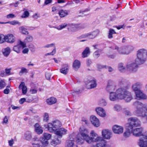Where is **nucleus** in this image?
Returning a JSON list of instances; mask_svg holds the SVG:
<instances>
[{
    "instance_id": "obj_1",
    "label": "nucleus",
    "mask_w": 147,
    "mask_h": 147,
    "mask_svg": "<svg viewBox=\"0 0 147 147\" xmlns=\"http://www.w3.org/2000/svg\"><path fill=\"white\" fill-rule=\"evenodd\" d=\"M129 98V86L128 85L124 86L117 89L116 92H110L109 98L112 101L119 99H124L128 102Z\"/></svg>"
},
{
    "instance_id": "obj_2",
    "label": "nucleus",
    "mask_w": 147,
    "mask_h": 147,
    "mask_svg": "<svg viewBox=\"0 0 147 147\" xmlns=\"http://www.w3.org/2000/svg\"><path fill=\"white\" fill-rule=\"evenodd\" d=\"M147 59V50L141 49L137 52V57L135 60V63L129 65V70L133 72H136L138 67V65L144 63Z\"/></svg>"
},
{
    "instance_id": "obj_3",
    "label": "nucleus",
    "mask_w": 147,
    "mask_h": 147,
    "mask_svg": "<svg viewBox=\"0 0 147 147\" xmlns=\"http://www.w3.org/2000/svg\"><path fill=\"white\" fill-rule=\"evenodd\" d=\"M134 105L136 109L135 112L137 115L139 116L146 117L147 120V104L136 101L134 103Z\"/></svg>"
},
{
    "instance_id": "obj_4",
    "label": "nucleus",
    "mask_w": 147,
    "mask_h": 147,
    "mask_svg": "<svg viewBox=\"0 0 147 147\" xmlns=\"http://www.w3.org/2000/svg\"><path fill=\"white\" fill-rule=\"evenodd\" d=\"M89 131L84 126L81 127L79 132L76 137V142L78 144H82L84 140H86L89 137Z\"/></svg>"
},
{
    "instance_id": "obj_5",
    "label": "nucleus",
    "mask_w": 147,
    "mask_h": 147,
    "mask_svg": "<svg viewBox=\"0 0 147 147\" xmlns=\"http://www.w3.org/2000/svg\"><path fill=\"white\" fill-rule=\"evenodd\" d=\"M90 134L92 137H90L89 136V138H87L86 140V141L88 143H90L94 142H99L98 143H102V141L104 140L102 137L98 136L93 130L91 131Z\"/></svg>"
},
{
    "instance_id": "obj_6",
    "label": "nucleus",
    "mask_w": 147,
    "mask_h": 147,
    "mask_svg": "<svg viewBox=\"0 0 147 147\" xmlns=\"http://www.w3.org/2000/svg\"><path fill=\"white\" fill-rule=\"evenodd\" d=\"M61 122L58 120H56L52 122V123H49L47 127L48 130L51 132H53L55 130L61 127Z\"/></svg>"
},
{
    "instance_id": "obj_7",
    "label": "nucleus",
    "mask_w": 147,
    "mask_h": 147,
    "mask_svg": "<svg viewBox=\"0 0 147 147\" xmlns=\"http://www.w3.org/2000/svg\"><path fill=\"white\" fill-rule=\"evenodd\" d=\"M100 33L99 30L96 29L93 31L82 35L79 37L80 39L88 38L89 39H94Z\"/></svg>"
},
{
    "instance_id": "obj_8",
    "label": "nucleus",
    "mask_w": 147,
    "mask_h": 147,
    "mask_svg": "<svg viewBox=\"0 0 147 147\" xmlns=\"http://www.w3.org/2000/svg\"><path fill=\"white\" fill-rule=\"evenodd\" d=\"M86 26L85 25H80L73 24H68V29L70 31L75 32L80 29H83L85 28Z\"/></svg>"
},
{
    "instance_id": "obj_9",
    "label": "nucleus",
    "mask_w": 147,
    "mask_h": 147,
    "mask_svg": "<svg viewBox=\"0 0 147 147\" xmlns=\"http://www.w3.org/2000/svg\"><path fill=\"white\" fill-rule=\"evenodd\" d=\"M85 83L88 89H92L96 88L97 86L96 80L95 78L86 79Z\"/></svg>"
},
{
    "instance_id": "obj_10",
    "label": "nucleus",
    "mask_w": 147,
    "mask_h": 147,
    "mask_svg": "<svg viewBox=\"0 0 147 147\" xmlns=\"http://www.w3.org/2000/svg\"><path fill=\"white\" fill-rule=\"evenodd\" d=\"M140 121L137 118H129V127L132 129L134 127H137L140 125Z\"/></svg>"
},
{
    "instance_id": "obj_11",
    "label": "nucleus",
    "mask_w": 147,
    "mask_h": 147,
    "mask_svg": "<svg viewBox=\"0 0 147 147\" xmlns=\"http://www.w3.org/2000/svg\"><path fill=\"white\" fill-rule=\"evenodd\" d=\"M67 130L63 128H61L56 129L54 131L55 134L58 137L61 139L63 135H65L67 134Z\"/></svg>"
},
{
    "instance_id": "obj_12",
    "label": "nucleus",
    "mask_w": 147,
    "mask_h": 147,
    "mask_svg": "<svg viewBox=\"0 0 147 147\" xmlns=\"http://www.w3.org/2000/svg\"><path fill=\"white\" fill-rule=\"evenodd\" d=\"M143 128L142 127L137 128L132 130L133 135L136 137L142 136L141 138H143L144 136L146 135H143Z\"/></svg>"
},
{
    "instance_id": "obj_13",
    "label": "nucleus",
    "mask_w": 147,
    "mask_h": 147,
    "mask_svg": "<svg viewBox=\"0 0 147 147\" xmlns=\"http://www.w3.org/2000/svg\"><path fill=\"white\" fill-rule=\"evenodd\" d=\"M138 144L140 147H147V136H144L143 138H140Z\"/></svg>"
},
{
    "instance_id": "obj_14",
    "label": "nucleus",
    "mask_w": 147,
    "mask_h": 147,
    "mask_svg": "<svg viewBox=\"0 0 147 147\" xmlns=\"http://www.w3.org/2000/svg\"><path fill=\"white\" fill-rule=\"evenodd\" d=\"M115 49L117 50L118 51L120 54L123 55L128 54V46H124L120 48H119L117 46H116Z\"/></svg>"
},
{
    "instance_id": "obj_15",
    "label": "nucleus",
    "mask_w": 147,
    "mask_h": 147,
    "mask_svg": "<svg viewBox=\"0 0 147 147\" xmlns=\"http://www.w3.org/2000/svg\"><path fill=\"white\" fill-rule=\"evenodd\" d=\"M102 134L103 137L105 139L107 140H109L111 137L112 133L108 129H105L102 130Z\"/></svg>"
},
{
    "instance_id": "obj_16",
    "label": "nucleus",
    "mask_w": 147,
    "mask_h": 147,
    "mask_svg": "<svg viewBox=\"0 0 147 147\" xmlns=\"http://www.w3.org/2000/svg\"><path fill=\"white\" fill-rule=\"evenodd\" d=\"M95 111L97 114L100 117H104L106 116L105 111L103 108L100 107H97L96 108Z\"/></svg>"
},
{
    "instance_id": "obj_17",
    "label": "nucleus",
    "mask_w": 147,
    "mask_h": 147,
    "mask_svg": "<svg viewBox=\"0 0 147 147\" xmlns=\"http://www.w3.org/2000/svg\"><path fill=\"white\" fill-rule=\"evenodd\" d=\"M135 93L137 98L139 99H145L147 98L146 95L140 90L136 92Z\"/></svg>"
},
{
    "instance_id": "obj_18",
    "label": "nucleus",
    "mask_w": 147,
    "mask_h": 147,
    "mask_svg": "<svg viewBox=\"0 0 147 147\" xmlns=\"http://www.w3.org/2000/svg\"><path fill=\"white\" fill-rule=\"evenodd\" d=\"M90 121L92 124L95 127H98L100 125L99 120L95 116L90 117Z\"/></svg>"
},
{
    "instance_id": "obj_19",
    "label": "nucleus",
    "mask_w": 147,
    "mask_h": 147,
    "mask_svg": "<svg viewBox=\"0 0 147 147\" xmlns=\"http://www.w3.org/2000/svg\"><path fill=\"white\" fill-rule=\"evenodd\" d=\"M115 89V85L114 83L112 81H109L106 87V90L109 92L114 91Z\"/></svg>"
},
{
    "instance_id": "obj_20",
    "label": "nucleus",
    "mask_w": 147,
    "mask_h": 147,
    "mask_svg": "<svg viewBox=\"0 0 147 147\" xmlns=\"http://www.w3.org/2000/svg\"><path fill=\"white\" fill-rule=\"evenodd\" d=\"M113 130L115 134H120L123 133V128L122 126L115 125L113 126Z\"/></svg>"
},
{
    "instance_id": "obj_21",
    "label": "nucleus",
    "mask_w": 147,
    "mask_h": 147,
    "mask_svg": "<svg viewBox=\"0 0 147 147\" xmlns=\"http://www.w3.org/2000/svg\"><path fill=\"white\" fill-rule=\"evenodd\" d=\"M16 40L15 37L12 34L6 35V42L9 43H13Z\"/></svg>"
},
{
    "instance_id": "obj_22",
    "label": "nucleus",
    "mask_w": 147,
    "mask_h": 147,
    "mask_svg": "<svg viewBox=\"0 0 147 147\" xmlns=\"http://www.w3.org/2000/svg\"><path fill=\"white\" fill-rule=\"evenodd\" d=\"M75 141V137L72 135L70 136L69 139L67 140L66 147H73Z\"/></svg>"
},
{
    "instance_id": "obj_23",
    "label": "nucleus",
    "mask_w": 147,
    "mask_h": 147,
    "mask_svg": "<svg viewBox=\"0 0 147 147\" xmlns=\"http://www.w3.org/2000/svg\"><path fill=\"white\" fill-rule=\"evenodd\" d=\"M61 142V139L58 137L57 136H55L54 139L52 140L51 144L54 146L60 144Z\"/></svg>"
},
{
    "instance_id": "obj_24",
    "label": "nucleus",
    "mask_w": 147,
    "mask_h": 147,
    "mask_svg": "<svg viewBox=\"0 0 147 147\" xmlns=\"http://www.w3.org/2000/svg\"><path fill=\"white\" fill-rule=\"evenodd\" d=\"M81 65V63L78 60H75L73 62V68L75 71H77L80 68Z\"/></svg>"
},
{
    "instance_id": "obj_25",
    "label": "nucleus",
    "mask_w": 147,
    "mask_h": 147,
    "mask_svg": "<svg viewBox=\"0 0 147 147\" xmlns=\"http://www.w3.org/2000/svg\"><path fill=\"white\" fill-rule=\"evenodd\" d=\"M35 131L38 134H42L43 131L42 128L40 126L39 124L36 123L34 125Z\"/></svg>"
},
{
    "instance_id": "obj_26",
    "label": "nucleus",
    "mask_w": 147,
    "mask_h": 147,
    "mask_svg": "<svg viewBox=\"0 0 147 147\" xmlns=\"http://www.w3.org/2000/svg\"><path fill=\"white\" fill-rule=\"evenodd\" d=\"M68 70V65L67 64H65L63 65L62 68L60 69V71L61 73L66 75L67 73Z\"/></svg>"
},
{
    "instance_id": "obj_27",
    "label": "nucleus",
    "mask_w": 147,
    "mask_h": 147,
    "mask_svg": "<svg viewBox=\"0 0 147 147\" xmlns=\"http://www.w3.org/2000/svg\"><path fill=\"white\" fill-rule=\"evenodd\" d=\"M90 53L89 48L88 47H86L82 53V57L84 58L88 57L90 55Z\"/></svg>"
},
{
    "instance_id": "obj_28",
    "label": "nucleus",
    "mask_w": 147,
    "mask_h": 147,
    "mask_svg": "<svg viewBox=\"0 0 147 147\" xmlns=\"http://www.w3.org/2000/svg\"><path fill=\"white\" fill-rule=\"evenodd\" d=\"M40 143H41V146L40 147H47L49 144V142L48 140L42 137L40 138Z\"/></svg>"
},
{
    "instance_id": "obj_29",
    "label": "nucleus",
    "mask_w": 147,
    "mask_h": 147,
    "mask_svg": "<svg viewBox=\"0 0 147 147\" xmlns=\"http://www.w3.org/2000/svg\"><path fill=\"white\" fill-rule=\"evenodd\" d=\"M141 86V84L140 82H137L132 85V88L135 92L140 90L139 88Z\"/></svg>"
},
{
    "instance_id": "obj_30",
    "label": "nucleus",
    "mask_w": 147,
    "mask_h": 147,
    "mask_svg": "<svg viewBox=\"0 0 147 147\" xmlns=\"http://www.w3.org/2000/svg\"><path fill=\"white\" fill-rule=\"evenodd\" d=\"M19 88L22 89V92L24 94H26L27 92V88L25 86V84L24 82H22L20 84Z\"/></svg>"
},
{
    "instance_id": "obj_31",
    "label": "nucleus",
    "mask_w": 147,
    "mask_h": 147,
    "mask_svg": "<svg viewBox=\"0 0 147 147\" xmlns=\"http://www.w3.org/2000/svg\"><path fill=\"white\" fill-rule=\"evenodd\" d=\"M57 101L56 99L53 97H51L47 100V102L49 105L55 103Z\"/></svg>"
},
{
    "instance_id": "obj_32",
    "label": "nucleus",
    "mask_w": 147,
    "mask_h": 147,
    "mask_svg": "<svg viewBox=\"0 0 147 147\" xmlns=\"http://www.w3.org/2000/svg\"><path fill=\"white\" fill-rule=\"evenodd\" d=\"M59 14L61 18L64 17L68 14V11L66 10H60L59 12Z\"/></svg>"
},
{
    "instance_id": "obj_33",
    "label": "nucleus",
    "mask_w": 147,
    "mask_h": 147,
    "mask_svg": "<svg viewBox=\"0 0 147 147\" xmlns=\"http://www.w3.org/2000/svg\"><path fill=\"white\" fill-rule=\"evenodd\" d=\"M97 147H111L109 145L106 144V141L104 140L102 141V143H98L97 144Z\"/></svg>"
},
{
    "instance_id": "obj_34",
    "label": "nucleus",
    "mask_w": 147,
    "mask_h": 147,
    "mask_svg": "<svg viewBox=\"0 0 147 147\" xmlns=\"http://www.w3.org/2000/svg\"><path fill=\"white\" fill-rule=\"evenodd\" d=\"M3 55L6 57L9 55L10 53V49L9 47L4 49L2 50Z\"/></svg>"
},
{
    "instance_id": "obj_35",
    "label": "nucleus",
    "mask_w": 147,
    "mask_h": 147,
    "mask_svg": "<svg viewBox=\"0 0 147 147\" xmlns=\"http://www.w3.org/2000/svg\"><path fill=\"white\" fill-rule=\"evenodd\" d=\"M24 136L26 140H30L32 138L31 132L29 131H26L24 134Z\"/></svg>"
},
{
    "instance_id": "obj_36",
    "label": "nucleus",
    "mask_w": 147,
    "mask_h": 147,
    "mask_svg": "<svg viewBox=\"0 0 147 147\" xmlns=\"http://www.w3.org/2000/svg\"><path fill=\"white\" fill-rule=\"evenodd\" d=\"M66 27H68V24H67L66 23H64L62 24H61L60 25L58 26H53V27L57 29L58 30H61Z\"/></svg>"
},
{
    "instance_id": "obj_37",
    "label": "nucleus",
    "mask_w": 147,
    "mask_h": 147,
    "mask_svg": "<svg viewBox=\"0 0 147 147\" xmlns=\"http://www.w3.org/2000/svg\"><path fill=\"white\" fill-rule=\"evenodd\" d=\"M116 33V32L114 29L111 28L109 29L108 35V38L109 39L112 38L113 37V34Z\"/></svg>"
},
{
    "instance_id": "obj_38",
    "label": "nucleus",
    "mask_w": 147,
    "mask_h": 147,
    "mask_svg": "<svg viewBox=\"0 0 147 147\" xmlns=\"http://www.w3.org/2000/svg\"><path fill=\"white\" fill-rule=\"evenodd\" d=\"M122 63H120L118 64V69L121 72H124L126 71V69L123 66Z\"/></svg>"
},
{
    "instance_id": "obj_39",
    "label": "nucleus",
    "mask_w": 147,
    "mask_h": 147,
    "mask_svg": "<svg viewBox=\"0 0 147 147\" xmlns=\"http://www.w3.org/2000/svg\"><path fill=\"white\" fill-rule=\"evenodd\" d=\"M21 46L19 45L15 46L13 48V50L18 53H19L20 51Z\"/></svg>"
},
{
    "instance_id": "obj_40",
    "label": "nucleus",
    "mask_w": 147,
    "mask_h": 147,
    "mask_svg": "<svg viewBox=\"0 0 147 147\" xmlns=\"http://www.w3.org/2000/svg\"><path fill=\"white\" fill-rule=\"evenodd\" d=\"M20 30L21 32L23 34H28V32L27 31V29L23 26L20 27Z\"/></svg>"
},
{
    "instance_id": "obj_41",
    "label": "nucleus",
    "mask_w": 147,
    "mask_h": 147,
    "mask_svg": "<svg viewBox=\"0 0 147 147\" xmlns=\"http://www.w3.org/2000/svg\"><path fill=\"white\" fill-rule=\"evenodd\" d=\"M28 72V70L26 68L24 67H22L21 68V70L19 72V74L20 75H22L24 73H26Z\"/></svg>"
},
{
    "instance_id": "obj_42",
    "label": "nucleus",
    "mask_w": 147,
    "mask_h": 147,
    "mask_svg": "<svg viewBox=\"0 0 147 147\" xmlns=\"http://www.w3.org/2000/svg\"><path fill=\"white\" fill-rule=\"evenodd\" d=\"M28 47L32 52L33 53L35 51L36 48L33 44L32 43L30 44L28 46Z\"/></svg>"
},
{
    "instance_id": "obj_43",
    "label": "nucleus",
    "mask_w": 147,
    "mask_h": 147,
    "mask_svg": "<svg viewBox=\"0 0 147 147\" xmlns=\"http://www.w3.org/2000/svg\"><path fill=\"white\" fill-rule=\"evenodd\" d=\"M6 42V35L0 34V43H2Z\"/></svg>"
},
{
    "instance_id": "obj_44",
    "label": "nucleus",
    "mask_w": 147,
    "mask_h": 147,
    "mask_svg": "<svg viewBox=\"0 0 147 147\" xmlns=\"http://www.w3.org/2000/svg\"><path fill=\"white\" fill-rule=\"evenodd\" d=\"M32 101V100L31 99H27L26 100V98H23L20 99L19 100V103L20 104H23L24 102H31Z\"/></svg>"
},
{
    "instance_id": "obj_45",
    "label": "nucleus",
    "mask_w": 147,
    "mask_h": 147,
    "mask_svg": "<svg viewBox=\"0 0 147 147\" xmlns=\"http://www.w3.org/2000/svg\"><path fill=\"white\" fill-rule=\"evenodd\" d=\"M49 114L45 113L43 115V121L44 122H48L49 120Z\"/></svg>"
},
{
    "instance_id": "obj_46",
    "label": "nucleus",
    "mask_w": 147,
    "mask_h": 147,
    "mask_svg": "<svg viewBox=\"0 0 147 147\" xmlns=\"http://www.w3.org/2000/svg\"><path fill=\"white\" fill-rule=\"evenodd\" d=\"M30 15V13L29 12L26 10L24 11V12L23 13L22 15L21 16V17L22 18H26L28 17Z\"/></svg>"
},
{
    "instance_id": "obj_47",
    "label": "nucleus",
    "mask_w": 147,
    "mask_h": 147,
    "mask_svg": "<svg viewBox=\"0 0 147 147\" xmlns=\"http://www.w3.org/2000/svg\"><path fill=\"white\" fill-rule=\"evenodd\" d=\"M33 40V37L30 36H28L24 40V41L25 42H32Z\"/></svg>"
},
{
    "instance_id": "obj_48",
    "label": "nucleus",
    "mask_w": 147,
    "mask_h": 147,
    "mask_svg": "<svg viewBox=\"0 0 147 147\" xmlns=\"http://www.w3.org/2000/svg\"><path fill=\"white\" fill-rule=\"evenodd\" d=\"M43 138H44L47 140L50 139L51 137V135L47 133H44L43 134Z\"/></svg>"
},
{
    "instance_id": "obj_49",
    "label": "nucleus",
    "mask_w": 147,
    "mask_h": 147,
    "mask_svg": "<svg viewBox=\"0 0 147 147\" xmlns=\"http://www.w3.org/2000/svg\"><path fill=\"white\" fill-rule=\"evenodd\" d=\"M40 143V141L37 138H34L32 141V144L34 145V144H38V143Z\"/></svg>"
},
{
    "instance_id": "obj_50",
    "label": "nucleus",
    "mask_w": 147,
    "mask_h": 147,
    "mask_svg": "<svg viewBox=\"0 0 147 147\" xmlns=\"http://www.w3.org/2000/svg\"><path fill=\"white\" fill-rule=\"evenodd\" d=\"M99 104L102 106H105L107 104V103L105 100L103 99H101L100 100Z\"/></svg>"
},
{
    "instance_id": "obj_51",
    "label": "nucleus",
    "mask_w": 147,
    "mask_h": 147,
    "mask_svg": "<svg viewBox=\"0 0 147 147\" xmlns=\"http://www.w3.org/2000/svg\"><path fill=\"white\" fill-rule=\"evenodd\" d=\"M5 86V82L3 80H0V89L4 88Z\"/></svg>"
},
{
    "instance_id": "obj_52",
    "label": "nucleus",
    "mask_w": 147,
    "mask_h": 147,
    "mask_svg": "<svg viewBox=\"0 0 147 147\" xmlns=\"http://www.w3.org/2000/svg\"><path fill=\"white\" fill-rule=\"evenodd\" d=\"M114 110L117 111H119L121 109V107L118 105H115L114 107Z\"/></svg>"
},
{
    "instance_id": "obj_53",
    "label": "nucleus",
    "mask_w": 147,
    "mask_h": 147,
    "mask_svg": "<svg viewBox=\"0 0 147 147\" xmlns=\"http://www.w3.org/2000/svg\"><path fill=\"white\" fill-rule=\"evenodd\" d=\"M55 52H56V48H55V47L54 49H53V51H52L51 52L47 53L45 55L46 56H47V55H53L54 54H55Z\"/></svg>"
},
{
    "instance_id": "obj_54",
    "label": "nucleus",
    "mask_w": 147,
    "mask_h": 147,
    "mask_svg": "<svg viewBox=\"0 0 147 147\" xmlns=\"http://www.w3.org/2000/svg\"><path fill=\"white\" fill-rule=\"evenodd\" d=\"M26 42H22L21 41H20L19 42V45H21L23 48H24L26 47Z\"/></svg>"
},
{
    "instance_id": "obj_55",
    "label": "nucleus",
    "mask_w": 147,
    "mask_h": 147,
    "mask_svg": "<svg viewBox=\"0 0 147 147\" xmlns=\"http://www.w3.org/2000/svg\"><path fill=\"white\" fill-rule=\"evenodd\" d=\"M8 23H9L10 24L12 25H15L17 24H19L20 23L18 22L16 20H14L11 22H9Z\"/></svg>"
},
{
    "instance_id": "obj_56",
    "label": "nucleus",
    "mask_w": 147,
    "mask_h": 147,
    "mask_svg": "<svg viewBox=\"0 0 147 147\" xmlns=\"http://www.w3.org/2000/svg\"><path fill=\"white\" fill-rule=\"evenodd\" d=\"M100 54L98 51H96L94 53V56L95 58H97L99 57Z\"/></svg>"
},
{
    "instance_id": "obj_57",
    "label": "nucleus",
    "mask_w": 147,
    "mask_h": 147,
    "mask_svg": "<svg viewBox=\"0 0 147 147\" xmlns=\"http://www.w3.org/2000/svg\"><path fill=\"white\" fill-rule=\"evenodd\" d=\"M51 76V74L48 72H46L45 74L46 78V79L48 80H50Z\"/></svg>"
},
{
    "instance_id": "obj_58",
    "label": "nucleus",
    "mask_w": 147,
    "mask_h": 147,
    "mask_svg": "<svg viewBox=\"0 0 147 147\" xmlns=\"http://www.w3.org/2000/svg\"><path fill=\"white\" fill-rule=\"evenodd\" d=\"M128 109V108H125L123 110V113L126 116L129 115V110Z\"/></svg>"
},
{
    "instance_id": "obj_59",
    "label": "nucleus",
    "mask_w": 147,
    "mask_h": 147,
    "mask_svg": "<svg viewBox=\"0 0 147 147\" xmlns=\"http://www.w3.org/2000/svg\"><path fill=\"white\" fill-rule=\"evenodd\" d=\"M55 45V44L54 43H52L49 44H47L44 46V47L47 48L52 47L53 46H54Z\"/></svg>"
},
{
    "instance_id": "obj_60",
    "label": "nucleus",
    "mask_w": 147,
    "mask_h": 147,
    "mask_svg": "<svg viewBox=\"0 0 147 147\" xmlns=\"http://www.w3.org/2000/svg\"><path fill=\"white\" fill-rule=\"evenodd\" d=\"M14 143V140L13 139H11L10 140L8 141L9 145L10 146H12Z\"/></svg>"
},
{
    "instance_id": "obj_61",
    "label": "nucleus",
    "mask_w": 147,
    "mask_h": 147,
    "mask_svg": "<svg viewBox=\"0 0 147 147\" xmlns=\"http://www.w3.org/2000/svg\"><path fill=\"white\" fill-rule=\"evenodd\" d=\"M9 87L7 86L6 88L4 90V93L5 94H7L9 93L10 92L8 88Z\"/></svg>"
},
{
    "instance_id": "obj_62",
    "label": "nucleus",
    "mask_w": 147,
    "mask_h": 147,
    "mask_svg": "<svg viewBox=\"0 0 147 147\" xmlns=\"http://www.w3.org/2000/svg\"><path fill=\"white\" fill-rule=\"evenodd\" d=\"M6 17L7 18H13L15 17V15L12 13H10L7 15Z\"/></svg>"
},
{
    "instance_id": "obj_63",
    "label": "nucleus",
    "mask_w": 147,
    "mask_h": 147,
    "mask_svg": "<svg viewBox=\"0 0 147 147\" xmlns=\"http://www.w3.org/2000/svg\"><path fill=\"white\" fill-rule=\"evenodd\" d=\"M29 52V49L27 48H24L22 51V53L24 54H28Z\"/></svg>"
},
{
    "instance_id": "obj_64",
    "label": "nucleus",
    "mask_w": 147,
    "mask_h": 147,
    "mask_svg": "<svg viewBox=\"0 0 147 147\" xmlns=\"http://www.w3.org/2000/svg\"><path fill=\"white\" fill-rule=\"evenodd\" d=\"M123 136L125 138H127L129 137V131H127L123 134Z\"/></svg>"
}]
</instances>
